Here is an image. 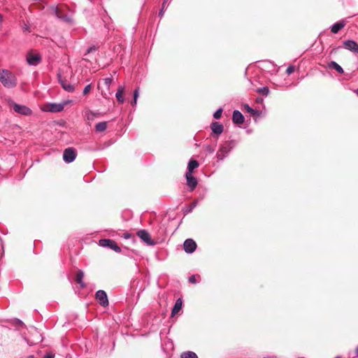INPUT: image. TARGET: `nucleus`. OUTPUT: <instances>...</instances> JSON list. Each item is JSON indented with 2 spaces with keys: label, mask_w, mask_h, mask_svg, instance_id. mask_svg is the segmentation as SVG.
Masks as SVG:
<instances>
[{
  "label": "nucleus",
  "mask_w": 358,
  "mask_h": 358,
  "mask_svg": "<svg viewBox=\"0 0 358 358\" xmlns=\"http://www.w3.org/2000/svg\"><path fill=\"white\" fill-rule=\"evenodd\" d=\"M0 82L6 88H13L17 85L16 76L6 69H0Z\"/></svg>",
  "instance_id": "f257e3e1"
},
{
  "label": "nucleus",
  "mask_w": 358,
  "mask_h": 358,
  "mask_svg": "<svg viewBox=\"0 0 358 358\" xmlns=\"http://www.w3.org/2000/svg\"><path fill=\"white\" fill-rule=\"evenodd\" d=\"M43 110L50 113H59L63 110L61 103H48L43 106Z\"/></svg>",
  "instance_id": "f03ea898"
},
{
  "label": "nucleus",
  "mask_w": 358,
  "mask_h": 358,
  "mask_svg": "<svg viewBox=\"0 0 358 358\" xmlns=\"http://www.w3.org/2000/svg\"><path fill=\"white\" fill-rule=\"evenodd\" d=\"M99 245L102 247H108L116 252H121V248L117 245V243L110 239H101L99 241Z\"/></svg>",
  "instance_id": "7ed1b4c3"
},
{
  "label": "nucleus",
  "mask_w": 358,
  "mask_h": 358,
  "mask_svg": "<svg viewBox=\"0 0 358 358\" xmlns=\"http://www.w3.org/2000/svg\"><path fill=\"white\" fill-rule=\"evenodd\" d=\"M76 155V150L73 148H69L64 151L63 159L66 163H71L75 160Z\"/></svg>",
  "instance_id": "20e7f679"
},
{
  "label": "nucleus",
  "mask_w": 358,
  "mask_h": 358,
  "mask_svg": "<svg viewBox=\"0 0 358 358\" xmlns=\"http://www.w3.org/2000/svg\"><path fill=\"white\" fill-rule=\"evenodd\" d=\"M231 147L229 142H225L222 144L217 152V158L219 160H222L230 152Z\"/></svg>",
  "instance_id": "39448f33"
},
{
  "label": "nucleus",
  "mask_w": 358,
  "mask_h": 358,
  "mask_svg": "<svg viewBox=\"0 0 358 358\" xmlns=\"http://www.w3.org/2000/svg\"><path fill=\"white\" fill-rule=\"evenodd\" d=\"M343 48L358 55V43L353 40H345L343 41Z\"/></svg>",
  "instance_id": "423d86ee"
},
{
  "label": "nucleus",
  "mask_w": 358,
  "mask_h": 358,
  "mask_svg": "<svg viewBox=\"0 0 358 358\" xmlns=\"http://www.w3.org/2000/svg\"><path fill=\"white\" fill-rule=\"evenodd\" d=\"M137 236L148 245H154L155 243L152 240L150 234L145 229L137 232Z\"/></svg>",
  "instance_id": "0eeeda50"
},
{
  "label": "nucleus",
  "mask_w": 358,
  "mask_h": 358,
  "mask_svg": "<svg viewBox=\"0 0 358 358\" xmlns=\"http://www.w3.org/2000/svg\"><path fill=\"white\" fill-rule=\"evenodd\" d=\"M183 248L187 253L192 254L196 248V243L193 239L188 238L185 241Z\"/></svg>",
  "instance_id": "6e6552de"
},
{
  "label": "nucleus",
  "mask_w": 358,
  "mask_h": 358,
  "mask_svg": "<svg viewBox=\"0 0 358 358\" xmlns=\"http://www.w3.org/2000/svg\"><path fill=\"white\" fill-rule=\"evenodd\" d=\"M96 299L102 306L108 305V296L105 291L99 290L96 292Z\"/></svg>",
  "instance_id": "1a4fd4ad"
},
{
  "label": "nucleus",
  "mask_w": 358,
  "mask_h": 358,
  "mask_svg": "<svg viewBox=\"0 0 358 358\" xmlns=\"http://www.w3.org/2000/svg\"><path fill=\"white\" fill-rule=\"evenodd\" d=\"M13 110L16 113L24 115H30L32 113L31 110L29 108L17 103H14Z\"/></svg>",
  "instance_id": "9d476101"
},
{
  "label": "nucleus",
  "mask_w": 358,
  "mask_h": 358,
  "mask_svg": "<svg viewBox=\"0 0 358 358\" xmlns=\"http://www.w3.org/2000/svg\"><path fill=\"white\" fill-rule=\"evenodd\" d=\"M58 80L59 83L61 84L62 88L68 92H73L75 90V87L71 83H66L64 80H63L62 76L61 73H57Z\"/></svg>",
  "instance_id": "9b49d317"
},
{
  "label": "nucleus",
  "mask_w": 358,
  "mask_h": 358,
  "mask_svg": "<svg viewBox=\"0 0 358 358\" xmlns=\"http://www.w3.org/2000/svg\"><path fill=\"white\" fill-rule=\"evenodd\" d=\"M187 185L189 187L190 190H194L197 185V180L194 178L191 173H186L185 174Z\"/></svg>",
  "instance_id": "f8f14e48"
},
{
  "label": "nucleus",
  "mask_w": 358,
  "mask_h": 358,
  "mask_svg": "<svg viewBox=\"0 0 358 358\" xmlns=\"http://www.w3.org/2000/svg\"><path fill=\"white\" fill-rule=\"evenodd\" d=\"M244 120H245L244 116L240 111L235 110L233 112L232 121L234 123L239 124H243L244 122Z\"/></svg>",
  "instance_id": "ddd939ff"
},
{
  "label": "nucleus",
  "mask_w": 358,
  "mask_h": 358,
  "mask_svg": "<svg viewBox=\"0 0 358 358\" xmlns=\"http://www.w3.org/2000/svg\"><path fill=\"white\" fill-rule=\"evenodd\" d=\"M27 61L29 65L36 66L41 62V57L38 54L30 55L27 57Z\"/></svg>",
  "instance_id": "4468645a"
},
{
  "label": "nucleus",
  "mask_w": 358,
  "mask_h": 358,
  "mask_svg": "<svg viewBox=\"0 0 358 358\" xmlns=\"http://www.w3.org/2000/svg\"><path fill=\"white\" fill-rule=\"evenodd\" d=\"M211 129L213 133L220 135L223 131V125L219 122H214L211 124Z\"/></svg>",
  "instance_id": "2eb2a0df"
},
{
  "label": "nucleus",
  "mask_w": 358,
  "mask_h": 358,
  "mask_svg": "<svg viewBox=\"0 0 358 358\" xmlns=\"http://www.w3.org/2000/svg\"><path fill=\"white\" fill-rule=\"evenodd\" d=\"M124 87L123 86H119L115 94L116 99L118 102L122 103L124 101L123 96Z\"/></svg>",
  "instance_id": "dca6fc26"
},
{
  "label": "nucleus",
  "mask_w": 358,
  "mask_h": 358,
  "mask_svg": "<svg viewBox=\"0 0 358 358\" xmlns=\"http://www.w3.org/2000/svg\"><path fill=\"white\" fill-rule=\"evenodd\" d=\"M182 301L181 299H178L176 300L175 305L171 311V315L177 314L182 308Z\"/></svg>",
  "instance_id": "f3484780"
},
{
  "label": "nucleus",
  "mask_w": 358,
  "mask_h": 358,
  "mask_svg": "<svg viewBox=\"0 0 358 358\" xmlns=\"http://www.w3.org/2000/svg\"><path fill=\"white\" fill-rule=\"evenodd\" d=\"M199 164L196 160L190 159L188 165H187V173H192L193 171L199 167Z\"/></svg>",
  "instance_id": "a211bd4d"
},
{
  "label": "nucleus",
  "mask_w": 358,
  "mask_h": 358,
  "mask_svg": "<svg viewBox=\"0 0 358 358\" xmlns=\"http://www.w3.org/2000/svg\"><path fill=\"white\" fill-rule=\"evenodd\" d=\"M328 66L329 69L336 70L339 73H343L344 72L343 68L334 61L329 62Z\"/></svg>",
  "instance_id": "6ab92c4d"
},
{
  "label": "nucleus",
  "mask_w": 358,
  "mask_h": 358,
  "mask_svg": "<svg viewBox=\"0 0 358 358\" xmlns=\"http://www.w3.org/2000/svg\"><path fill=\"white\" fill-rule=\"evenodd\" d=\"M345 26L344 22H338L332 25L331 31L334 34L338 33Z\"/></svg>",
  "instance_id": "aec40b11"
},
{
  "label": "nucleus",
  "mask_w": 358,
  "mask_h": 358,
  "mask_svg": "<svg viewBox=\"0 0 358 358\" xmlns=\"http://www.w3.org/2000/svg\"><path fill=\"white\" fill-rule=\"evenodd\" d=\"M84 273L81 270L78 271L76 275V280L77 283H78L81 287H85V285L83 282Z\"/></svg>",
  "instance_id": "412c9836"
},
{
  "label": "nucleus",
  "mask_w": 358,
  "mask_h": 358,
  "mask_svg": "<svg viewBox=\"0 0 358 358\" xmlns=\"http://www.w3.org/2000/svg\"><path fill=\"white\" fill-rule=\"evenodd\" d=\"M55 14H56V16L59 18V19H61L63 21H65L68 23H71L72 22V20L71 18L69 17V16H67V15H62V14L60 13V11L58 8H56L55 10Z\"/></svg>",
  "instance_id": "4be33fe9"
},
{
  "label": "nucleus",
  "mask_w": 358,
  "mask_h": 358,
  "mask_svg": "<svg viewBox=\"0 0 358 358\" xmlns=\"http://www.w3.org/2000/svg\"><path fill=\"white\" fill-rule=\"evenodd\" d=\"M107 128V122H101L97 123L95 125V130L97 132L104 131Z\"/></svg>",
  "instance_id": "5701e85b"
},
{
  "label": "nucleus",
  "mask_w": 358,
  "mask_h": 358,
  "mask_svg": "<svg viewBox=\"0 0 358 358\" xmlns=\"http://www.w3.org/2000/svg\"><path fill=\"white\" fill-rule=\"evenodd\" d=\"M98 113L92 110H87L85 116L88 121H93L96 117Z\"/></svg>",
  "instance_id": "b1692460"
},
{
  "label": "nucleus",
  "mask_w": 358,
  "mask_h": 358,
  "mask_svg": "<svg viewBox=\"0 0 358 358\" xmlns=\"http://www.w3.org/2000/svg\"><path fill=\"white\" fill-rule=\"evenodd\" d=\"M181 358H198L196 353L192 351L185 352L181 355Z\"/></svg>",
  "instance_id": "393cba45"
},
{
  "label": "nucleus",
  "mask_w": 358,
  "mask_h": 358,
  "mask_svg": "<svg viewBox=\"0 0 358 358\" xmlns=\"http://www.w3.org/2000/svg\"><path fill=\"white\" fill-rule=\"evenodd\" d=\"M256 92L262 95L267 96L269 93V89L267 87H263L257 89Z\"/></svg>",
  "instance_id": "a878e982"
},
{
  "label": "nucleus",
  "mask_w": 358,
  "mask_h": 358,
  "mask_svg": "<svg viewBox=\"0 0 358 358\" xmlns=\"http://www.w3.org/2000/svg\"><path fill=\"white\" fill-rule=\"evenodd\" d=\"M138 95H139V90H138V88H137L134 92V100L131 102L132 106H135L136 104Z\"/></svg>",
  "instance_id": "bb28decb"
},
{
  "label": "nucleus",
  "mask_w": 358,
  "mask_h": 358,
  "mask_svg": "<svg viewBox=\"0 0 358 358\" xmlns=\"http://www.w3.org/2000/svg\"><path fill=\"white\" fill-rule=\"evenodd\" d=\"M222 108H220L219 109H217L213 114V117L215 119H219L220 118L221 115H222Z\"/></svg>",
  "instance_id": "cd10ccee"
},
{
  "label": "nucleus",
  "mask_w": 358,
  "mask_h": 358,
  "mask_svg": "<svg viewBox=\"0 0 358 358\" xmlns=\"http://www.w3.org/2000/svg\"><path fill=\"white\" fill-rule=\"evenodd\" d=\"M112 81H113L112 78H104V79H103V83H104V84H105L108 87H110V84H111Z\"/></svg>",
  "instance_id": "c85d7f7f"
},
{
  "label": "nucleus",
  "mask_w": 358,
  "mask_h": 358,
  "mask_svg": "<svg viewBox=\"0 0 358 358\" xmlns=\"http://www.w3.org/2000/svg\"><path fill=\"white\" fill-rule=\"evenodd\" d=\"M295 70V68L294 66H289L287 67V70H286V73L288 75H290L291 73H292Z\"/></svg>",
  "instance_id": "c756f323"
},
{
  "label": "nucleus",
  "mask_w": 358,
  "mask_h": 358,
  "mask_svg": "<svg viewBox=\"0 0 358 358\" xmlns=\"http://www.w3.org/2000/svg\"><path fill=\"white\" fill-rule=\"evenodd\" d=\"M244 107L248 113L251 114H254L255 113V110L252 109L251 107H250L249 105L245 104Z\"/></svg>",
  "instance_id": "7c9ffc66"
},
{
  "label": "nucleus",
  "mask_w": 358,
  "mask_h": 358,
  "mask_svg": "<svg viewBox=\"0 0 358 358\" xmlns=\"http://www.w3.org/2000/svg\"><path fill=\"white\" fill-rule=\"evenodd\" d=\"M90 90H91V85L89 84L87 86H85V87L84 88L83 94L85 95V94H88L90 91Z\"/></svg>",
  "instance_id": "2f4dec72"
},
{
  "label": "nucleus",
  "mask_w": 358,
  "mask_h": 358,
  "mask_svg": "<svg viewBox=\"0 0 358 358\" xmlns=\"http://www.w3.org/2000/svg\"><path fill=\"white\" fill-rule=\"evenodd\" d=\"M189 282L193 284L196 283V276L194 275H191L189 278Z\"/></svg>",
  "instance_id": "473e14b6"
},
{
  "label": "nucleus",
  "mask_w": 358,
  "mask_h": 358,
  "mask_svg": "<svg viewBox=\"0 0 358 358\" xmlns=\"http://www.w3.org/2000/svg\"><path fill=\"white\" fill-rule=\"evenodd\" d=\"M71 103H72V101L68 99V100H65V101H63L62 102H61V104H62L63 109H64L65 106H67V105H69V104H70Z\"/></svg>",
  "instance_id": "72a5a7b5"
},
{
  "label": "nucleus",
  "mask_w": 358,
  "mask_h": 358,
  "mask_svg": "<svg viewBox=\"0 0 358 358\" xmlns=\"http://www.w3.org/2000/svg\"><path fill=\"white\" fill-rule=\"evenodd\" d=\"M206 149L209 153H213L214 152V149L210 145H206Z\"/></svg>",
  "instance_id": "f704fd0d"
},
{
  "label": "nucleus",
  "mask_w": 358,
  "mask_h": 358,
  "mask_svg": "<svg viewBox=\"0 0 358 358\" xmlns=\"http://www.w3.org/2000/svg\"><path fill=\"white\" fill-rule=\"evenodd\" d=\"M96 49L97 48L95 46H92L87 49V53H90L93 51H95V50H96Z\"/></svg>",
  "instance_id": "c9c22d12"
},
{
  "label": "nucleus",
  "mask_w": 358,
  "mask_h": 358,
  "mask_svg": "<svg viewBox=\"0 0 358 358\" xmlns=\"http://www.w3.org/2000/svg\"><path fill=\"white\" fill-rule=\"evenodd\" d=\"M166 8H163V7L162 8V9L160 10V11L159 12V16L162 17L163 15H164V10Z\"/></svg>",
  "instance_id": "e433bc0d"
},
{
  "label": "nucleus",
  "mask_w": 358,
  "mask_h": 358,
  "mask_svg": "<svg viewBox=\"0 0 358 358\" xmlns=\"http://www.w3.org/2000/svg\"><path fill=\"white\" fill-rule=\"evenodd\" d=\"M44 358H54V355L52 354H47Z\"/></svg>",
  "instance_id": "4c0bfd02"
},
{
  "label": "nucleus",
  "mask_w": 358,
  "mask_h": 358,
  "mask_svg": "<svg viewBox=\"0 0 358 358\" xmlns=\"http://www.w3.org/2000/svg\"><path fill=\"white\" fill-rule=\"evenodd\" d=\"M168 1L169 0H164L163 3H162L163 8H166V4L168 2Z\"/></svg>",
  "instance_id": "58836bf2"
},
{
  "label": "nucleus",
  "mask_w": 358,
  "mask_h": 358,
  "mask_svg": "<svg viewBox=\"0 0 358 358\" xmlns=\"http://www.w3.org/2000/svg\"><path fill=\"white\" fill-rule=\"evenodd\" d=\"M124 238H129V237H130V234H124Z\"/></svg>",
  "instance_id": "ea45409f"
},
{
  "label": "nucleus",
  "mask_w": 358,
  "mask_h": 358,
  "mask_svg": "<svg viewBox=\"0 0 358 358\" xmlns=\"http://www.w3.org/2000/svg\"><path fill=\"white\" fill-rule=\"evenodd\" d=\"M356 354L358 356V347L356 348Z\"/></svg>",
  "instance_id": "a19ab883"
},
{
  "label": "nucleus",
  "mask_w": 358,
  "mask_h": 358,
  "mask_svg": "<svg viewBox=\"0 0 358 358\" xmlns=\"http://www.w3.org/2000/svg\"><path fill=\"white\" fill-rule=\"evenodd\" d=\"M29 358H34V356H30Z\"/></svg>",
  "instance_id": "79ce46f5"
},
{
  "label": "nucleus",
  "mask_w": 358,
  "mask_h": 358,
  "mask_svg": "<svg viewBox=\"0 0 358 358\" xmlns=\"http://www.w3.org/2000/svg\"><path fill=\"white\" fill-rule=\"evenodd\" d=\"M335 358H341V357H335Z\"/></svg>",
  "instance_id": "37998d69"
},
{
  "label": "nucleus",
  "mask_w": 358,
  "mask_h": 358,
  "mask_svg": "<svg viewBox=\"0 0 358 358\" xmlns=\"http://www.w3.org/2000/svg\"><path fill=\"white\" fill-rule=\"evenodd\" d=\"M357 94H358V89H357Z\"/></svg>",
  "instance_id": "c03bdc74"
}]
</instances>
